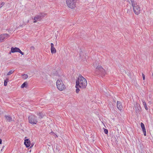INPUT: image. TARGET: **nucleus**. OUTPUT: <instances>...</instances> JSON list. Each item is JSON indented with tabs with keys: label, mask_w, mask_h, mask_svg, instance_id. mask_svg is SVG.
I'll use <instances>...</instances> for the list:
<instances>
[{
	"label": "nucleus",
	"mask_w": 153,
	"mask_h": 153,
	"mask_svg": "<svg viewBox=\"0 0 153 153\" xmlns=\"http://www.w3.org/2000/svg\"><path fill=\"white\" fill-rule=\"evenodd\" d=\"M76 86H78L81 89L86 88L87 85V81L82 76H79L76 81Z\"/></svg>",
	"instance_id": "f257e3e1"
},
{
	"label": "nucleus",
	"mask_w": 153,
	"mask_h": 153,
	"mask_svg": "<svg viewBox=\"0 0 153 153\" xmlns=\"http://www.w3.org/2000/svg\"><path fill=\"white\" fill-rule=\"evenodd\" d=\"M95 73L96 75L102 77L106 74L105 70L100 65H98L96 68Z\"/></svg>",
	"instance_id": "f03ea898"
},
{
	"label": "nucleus",
	"mask_w": 153,
	"mask_h": 153,
	"mask_svg": "<svg viewBox=\"0 0 153 153\" xmlns=\"http://www.w3.org/2000/svg\"><path fill=\"white\" fill-rule=\"evenodd\" d=\"M29 122L32 124H36L37 123V118L33 115H31L28 117Z\"/></svg>",
	"instance_id": "7ed1b4c3"
},
{
	"label": "nucleus",
	"mask_w": 153,
	"mask_h": 153,
	"mask_svg": "<svg viewBox=\"0 0 153 153\" xmlns=\"http://www.w3.org/2000/svg\"><path fill=\"white\" fill-rule=\"evenodd\" d=\"M57 88L60 91H62L65 88V86L61 80H58L56 82Z\"/></svg>",
	"instance_id": "20e7f679"
},
{
	"label": "nucleus",
	"mask_w": 153,
	"mask_h": 153,
	"mask_svg": "<svg viewBox=\"0 0 153 153\" xmlns=\"http://www.w3.org/2000/svg\"><path fill=\"white\" fill-rule=\"evenodd\" d=\"M45 16V14L41 13L39 15H36L34 18L32 19L34 20L33 22V23H36L37 21H40L42 18Z\"/></svg>",
	"instance_id": "39448f33"
},
{
	"label": "nucleus",
	"mask_w": 153,
	"mask_h": 153,
	"mask_svg": "<svg viewBox=\"0 0 153 153\" xmlns=\"http://www.w3.org/2000/svg\"><path fill=\"white\" fill-rule=\"evenodd\" d=\"M10 36L7 33L2 34L0 35V42H2Z\"/></svg>",
	"instance_id": "423d86ee"
},
{
	"label": "nucleus",
	"mask_w": 153,
	"mask_h": 153,
	"mask_svg": "<svg viewBox=\"0 0 153 153\" xmlns=\"http://www.w3.org/2000/svg\"><path fill=\"white\" fill-rule=\"evenodd\" d=\"M132 7L134 13L137 15L139 14L140 11V9L139 6L136 4V5H135Z\"/></svg>",
	"instance_id": "0eeeda50"
},
{
	"label": "nucleus",
	"mask_w": 153,
	"mask_h": 153,
	"mask_svg": "<svg viewBox=\"0 0 153 153\" xmlns=\"http://www.w3.org/2000/svg\"><path fill=\"white\" fill-rule=\"evenodd\" d=\"M131 7L130 6L127 5L124 9V12L129 14L131 13Z\"/></svg>",
	"instance_id": "6e6552de"
},
{
	"label": "nucleus",
	"mask_w": 153,
	"mask_h": 153,
	"mask_svg": "<svg viewBox=\"0 0 153 153\" xmlns=\"http://www.w3.org/2000/svg\"><path fill=\"white\" fill-rule=\"evenodd\" d=\"M24 144L27 148L30 146V141L29 139H26L25 140Z\"/></svg>",
	"instance_id": "1a4fd4ad"
},
{
	"label": "nucleus",
	"mask_w": 153,
	"mask_h": 153,
	"mask_svg": "<svg viewBox=\"0 0 153 153\" xmlns=\"http://www.w3.org/2000/svg\"><path fill=\"white\" fill-rule=\"evenodd\" d=\"M19 48L17 47H15L14 48L12 47L11 48L10 51V53H14L16 52H18L19 51Z\"/></svg>",
	"instance_id": "9d476101"
},
{
	"label": "nucleus",
	"mask_w": 153,
	"mask_h": 153,
	"mask_svg": "<svg viewBox=\"0 0 153 153\" xmlns=\"http://www.w3.org/2000/svg\"><path fill=\"white\" fill-rule=\"evenodd\" d=\"M117 107L119 110H121L122 109V106L120 102L119 101L117 102Z\"/></svg>",
	"instance_id": "9b49d317"
},
{
	"label": "nucleus",
	"mask_w": 153,
	"mask_h": 153,
	"mask_svg": "<svg viewBox=\"0 0 153 153\" xmlns=\"http://www.w3.org/2000/svg\"><path fill=\"white\" fill-rule=\"evenodd\" d=\"M140 106L137 104L134 105V109L135 110L137 113L139 111Z\"/></svg>",
	"instance_id": "f8f14e48"
},
{
	"label": "nucleus",
	"mask_w": 153,
	"mask_h": 153,
	"mask_svg": "<svg viewBox=\"0 0 153 153\" xmlns=\"http://www.w3.org/2000/svg\"><path fill=\"white\" fill-rule=\"evenodd\" d=\"M37 115L38 116V117L39 119H42L43 117L44 116V115L41 112H39L37 114Z\"/></svg>",
	"instance_id": "ddd939ff"
},
{
	"label": "nucleus",
	"mask_w": 153,
	"mask_h": 153,
	"mask_svg": "<svg viewBox=\"0 0 153 153\" xmlns=\"http://www.w3.org/2000/svg\"><path fill=\"white\" fill-rule=\"evenodd\" d=\"M5 117L6 118V119L9 122H11L12 121V118L10 116H7L5 115Z\"/></svg>",
	"instance_id": "4468645a"
},
{
	"label": "nucleus",
	"mask_w": 153,
	"mask_h": 153,
	"mask_svg": "<svg viewBox=\"0 0 153 153\" xmlns=\"http://www.w3.org/2000/svg\"><path fill=\"white\" fill-rule=\"evenodd\" d=\"M51 52L52 53H54L56 52V50L55 48H51Z\"/></svg>",
	"instance_id": "2eb2a0df"
},
{
	"label": "nucleus",
	"mask_w": 153,
	"mask_h": 153,
	"mask_svg": "<svg viewBox=\"0 0 153 153\" xmlns=\"http://www.w3.org/2000/svg\"><path fill=\"white\" fill-rule=\"evenodd\" d=\"M27 86V83L26 82H25L21 85V88H23L24 87H26Z\"/></svg>",
	"instance_id": "dca6fc26"
},
{
	"label": "nucleus",
	"mask_w": 153,
	"mask_h": 153,
	"mask_svg": "<svg viewBox=\"0 0 153 153\" xmlns=\"http://www.w3.org/2000/svg\"><path fill=\"white\" fill-rule=\"evenodd\" d=\"M83 51L82 50L80 49L79 51V57L80 58L82 57V56H83Z\"/></svg>",
	"instance_id": "f3484780"
},
{
	"label": "nucleus",
	"mask_w": 153,
	"mask_h": 153,
	"mask_svg": "<svg viewBox=\"0 0 153 153\" xmlns=\"http://www.w3.org/2000/svg\"><path fill=\"white\" fill-rule=\"evenodd\" d=\"M52 75L53 76H59V75L57 71H55V72H53V73L52 74Z\"/></svg>",
	"instance_id": "a211bd4d"
},
{
	"label": "nucleus",
	"mask_w": 153,
	"mask_h": 153,
	"mask_svg": "<svg viewBox=\"0 0 153 153\" xmlns=\"http://www.w3.org/2000/svg\"><path fill=\"white\" fill-rule=\"evenodd\" d=\"M130 1L131 3L132 6L136 5V4H137L136 1H134V0H130Z\"/></svg>",
	"instance_id": "6ab92c4d"
},
{
	"label": "nucleus",
	"mask_w": 153,
	"mask_h": 153,
	"mask_svg": "<svg viewBox=\"0 0 153 153\" xmlns=\"http://www.w3.org/2000/svg\"><path fill=\"white\" fill-rule=\"evenodd\" d=\"M22 75L23 76V78L24 79H26L28 77V75L27 74H23Z\"/></svg>",
	"instance_id": "aec40b11"
},
{
	"label": "nucleus",
	"mask_w": 153,
	"mask_h": 153,
	"mask_svg": "<svg viewBox=\"0 0 153 153\" xmlns=\"http://www.w3.org/2000/svg\"><path fill=\"white\" fill-rule=\"evenodd\" d=\"M75 87L76 88V93H78L79 91H80V89H79V87L78 86H76V85Z\"/></svg>",
	"instance_id": "412c9836"
},
{
	"label": "nucleus",
	"mask_w": 153,
	"mask_h": 153,
	"mask_svg": "<svg viewBox=\"0 0 153 153\" xmlns=\"http://www.w3.org/2000/svg\"><path fill=\"white\" fill-rule=\"evenodd\" d=\"M14 71L13 70H11L7 74V75H9L12 74Z\"/></svg>",
	"instance_id": "4be33fe9"
},
{
	"label": "nucleus",
	"mask_w": 153,
	"mask_h": 153,
	"mask_svg": "<svg viewBox=\"0 0 153 153\" xmlns=\"http://www.w3.org/2000/svg\"><path fill=\"white\" fill-rule=\"evenodd\" d=\"M8 81V79H6L4 80V85L6 86L7 85V82Z\"/></svg>",
	"instance_id": "5701e85b"
},
{
	"label": "nucleus",
	"mask_w": 153,
	"mask_h": 153,
	"mask_svg": "<svg viewBox=\"0 0 153 153\" xmlns=\"http://www.w3.org/2000/svg\"><path fill=\"white\" fill-rule=\"evenodd\" d=\"M104 132L105 134H107L108 133V129L104 128Z\"/></svg>",
	"instance_id": "b1692460"
},
{
	"label": "nucleus",
	"mask_w": 153,
	"mask_h": 153,
	"mask_svg": "<svg viewBox=\"0 0 153 153\" xmlns=\"http://www.w3.org/2000/svg\"><path fill=\"white\" fill-rule=\"evenodd\" d=\"M5 3L4 2H2L0 4V8Z\"/></svg>",
	"instance_id": "393cba45"
},
{
	"label": "nucleus",
	"mask_w": 153,
	"mask_h": 153,
	"mask_svg": "<svg viewBox=\"0 0 153 153\" xmlns=\"http://www.w3.org/2000/svg\"><path fill=\"white\" fill-rule=\"evenodd\" d=\"M18 52L19 53H21L22 55H23L24 54V53H23L22 52L21 50L19 49V51Z\"/></svg>",
	"instance_id": "a878e982"
},
{
	"label": "nucleus",
	"mask_w": 153,
	"mask_h": 153,
	"mask_svg": "<svg viewBox=\"0 0 153 153\" xmlns=\"http://www.w3.org/2000/svg\"><path fill=\"white\" fill-rule=\"evenodd\" d=\"M141 126L142 130H143V123H141Z\"/></svg>",
	"instance_id": "bb28decb"
},
{
	"label": "nucleus",
	"mask_w": 153,
	"mask_h": 153,
	"mask_svg": "<svg viewBox=\"0 0 153 153\" xmlns=\"http://www.w3.org/2000/svg\"><path fill=\"white\" fill-rule=\"evenodd\" d=\"M50 133L51 134H55V135H56V137H58L57 136L56 134H55L54 133V132H53V131L51 132V133Z\"/></svg>",
	"instance_id": "cd10ccee"
},
{
	"label": "nucleus",
	"mask_w": 153,
	"mask_h": 153,
	"mask_svg": "<svg viewBox=\"0 0 153 153\" xmlns=\"http://www.w3.org/2000/svg\"><path fill=\"white\" fill-rule=\"evenodd\" d=\"M33 145H34V144L33 143L30 144V148H32L33 146Z\"/></svg>",
	"instance_id": "c85d7f7f"
},
{
	"label": "nucleus",
	"mask_w": 153,
	"mask_h": 153,
	"mask_svg": "<svg viewBox=\"0 0 153 153\" xmlns=\"http://www.w3.org/2000/svg\"><path fill=\"white\" fill-rule=\"evenodd\" d=\"M51 48L54 47V45H53V43H51Z\"/></svg>",
	"instance_id": "c756f323"
},
{
	"label": "nucleus",
	"mask_w": 153,
	"mask_h": 153,
	"mask_svg": "<svg viewBox=\"0 0 153 153\" xmlns=\"http://www.w3.org/2000/svg\"><path fill=\"white\" fill-rule=\"evenodd\" d=\"M146 131L145 127H144V136L146 135Z\"/></svg>",
	"instance_id": "7c9ffc66"
},
{
	"label": "nucleus",
	"mask_w": 153,
	"mask_h": 153,
	"mask_svg": "<svg viewBox=\"0 0 153 153\" xmlns=\"http://www.w3.org/2000/svg\"><path fill=\"white\" fill-rule=\"evenodd\" d=\"M26 25V24L25 23H24L22 25H20L19 26H20V27H22L23 25Z\"/></svg>",
	"instance_id": "2f4dec72"
},
{
	"label": "nucleus",
	"mask_w": 153,
	"mask_h": 153,
	"mask_svg": "<svg viewBox=\"0 0 153 153\" xmlns=\"http://www.w3.org/2000/svg\"><path fill=\"white\" fill-rule=\"evenodd\" d=\"M145 109L146 110H147L148 109L147 107V105H145Z\"/></svg>",
	"instance_id": "473e14b6"
},
{
	"label": "nucleus",
	"mask_w": 153,
	"mask_h": 153,
	"mask_svg": "<svg viewBox=\"0 0 153 153\" xmlns=\"http://www.w3.org/2000/svg\"><path fill=\"white\" fill-rule=\"evenodd\" d=\"M30 49L31 50H32V49H34V47H33V46H31L30 48Z\"/></svg>",
	"instance_id": "72a5a7b5"
},
{
	"label": "nucleus",
	"mask_w": 153,
	"mask_h": 153,
	"mask_svg": "<svg viewBox=\"0 0 153 153\" xmlns=\"http://www.w3.org/2000/svg\"><path fill=\"white\" fill-rule=\"evenodd\" d=\"M142 76L143 79V75H144L143 73H142Z\"/></svg>",
	"instance_id": "f704fd0d"
},
{
	"label": "nucleus",
	"mask_w": 153,
	"mask_h": 153,
	"mask_svg": "<svg viewBox=\"0 0 153 153\" xmlns=\"http://www.w3.org/2000/svg\"><path fill=\"white\" fill-rule=\"evenodd\" d=\"M2 141L1 139H0V144L1 143Z\"/></svg>",
	"instance_id": "c9c22d12"
},
{
	"label": "nucleus",
	"mask_w": 153,
	"mask_h": 153,
	"mask_svg": "<svg viewBox=\"0 0 153 153\" xmlns=\"http://www.w3.org/2000/svg\"><path fill=\"white\" fill-rule=\"evenodd\" d=\"M141 151H140V153H143V150L142 149H141Z\"/></svg>",
	"instance_id": "e433bc0d"
},
{
	"label": "nucleus",
	"mask_w": 153,
	"mask_h": 153,
	"mask_svg": "<svg viewBox=\"0 0 153 153\" xmlns=\"http://www.w3.org/2000/svg\"><path fill=\"white\" fill-rule=\"evenodd\" d=\"M113 102H116V101H115V100H113Z\"/></svg>",
	"instance_id": "4c0bfd02"
},
{
	"label": "nucleus",
	"mask_w": 153,
	"mask_h": 153,
	"mask_svg": "<svg viewBox=\"0 0 153 153\" xmlns=\"http://www.w3.org/2000/svg\"><path fill=\"white\" fill-rule=\"evenodd\" d=\"M29 20H28L27 21V22L26 23L27 24L28 23H29Z\"/></svg>",
	"instance_id": "58836bf2"
},
{
	"label": "nucleus",
	"mask_w": 153,
	"mask_h": 153,
	"mask_svg": "<svg viewBox=\"0 0 153 153\" xmlns=\"http://www.w3.org/2000/svg\"><path fill=\"white\" fill-rule=\"evenodd\" d=\"M4 146H3V147H2V148H4Z\"/></svg>",
	"instance_id": "ea45409f"
},
{
	"label": "nucleus",
	"mask_w": 153,
	"mask_h": 153,
	"mask_svg": "<svg viewBox=\"0 0 153 153\" xmlns=\"http://www.w3.org/2000/svg\"><path fill=\"white\" fill-rule=\"evenodd\" d=\"M143 130H144V129H143ZM143 132V130H142Z\"/></svg>",
	"instance_id": "a19ab883"
},
{
	"label": "nucleus",
	"mask_w": 153,
	"mask_h": 153,
	"mask_svg": "<svg viewBox=\"0 0 153 153\" xmlns=\"http://www.w3.org/2000/svg\"><path fill=\"white\" fill-rule=\"evenodd\" d=\"M144 79H145V77L144 76Z\"/></svg>",
	"instance_id": "79ce46f5"
}]
</instances>
